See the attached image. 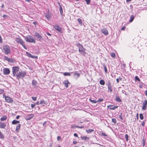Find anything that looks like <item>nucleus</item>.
Returning <instances> with one entry per match:
<instances>
[{
	"label": "nucleus",
	"instance_id": "1",
	"mask_svg": "<svg viewBox=\"0 0 147 147\" xmlns=\"http://www.w3.org/2000/svg\"><path fill=\"white\" fill-rule=\"evenodd\" d=\"M26 74V73L25 71H21L17 74L15 76L17 79L19 80L20 79L23 78Z\"/></svg>",
	"mask_w": 147,
	"mask_h": 147
},
{
	"label": "nucleus",
	"instance_id": "2",
	"mask_svg": "<svg viewBox=\"0 0 147 147\" xmlns=\"http://www.w3.org/2000/svg\"><path fill=\"white\" fill-rule=\"evenodd\" d=\"M25 40L28 42L30 43L33 42L35 43V40L33 38V37L30 35H28L25 37Z\"/></svg>",
	"mask_w": 147,
	"mask_h": 147
},
{
	"label": "nucleus",
	"instance_id": "3",
	"mask_svg": "<svg viewBox=\"0 0 147 147\" xmlns=\"http://www.w3.org/2000/svg\"><path fill=\"white\" fill-rule=\"evenodd\" d=\"M3 49L4 50V53L6 55H8L11 53V51L10 47L8 45H4L3 46Z\"/></svg>",
	"mask_w": 147,
	"mask_h": 147
},
{
	"label": "nucleus",
	"instance_id": "4",
	"mask_svg": "<svg viewBox=\"0 0 147 147\" xmlns=\"http://www.w3.org/2000/svg\"><path fill=\"white\" fill-rule=\"evenodd\" d=\"M78 47L79 48V52L82 54L85 55L86 54V52L85 51V49L83 46L80 43L77 45Z\"/></svg>",
	"mask_w": 147,
	"mask_h": 147
},
{
	"label": "nucleus",
	"instance_id": "5",
	"mask_svg": "<svg viewBox=\"0 0 147 147\" xmlns=\"http://www.w3.org/2000/svg\"><path fill=\"white\" fill-rule=\"evenodd\" d=\"M20 67L18 66H14L12 67V71L13 76L15 77L17 73L19 71Z\"/></svg>",
	"mask_w": 147,
	"mask_h": 147
},
{
	"label": "nucleus",
	"instance_id": "6",
	"mask_svg": "<svg viewBox=\"0 0 147 147\" xmlns=\"http://www.w3.org/2000/svg\"><path fill=\"white\" fill-rule=\"evenodd\" d=\"M3 98H5V100L8 103H12L13 102L12 98L9 96H7L5 94H3Z\"/></svg>",
	"mask_w": 147,
	"mask_h": 147
},
{
	"label": "nucleus",
	"instance_id": "7",
	"mask_svg": "<svg viewBox=\"0 0 147 147\" xmlns=\"http://www.w3.org/2000/svg\"><path fill=\"white\" fill-rule=\"evenodd\" d=\"M53 28L56 30L58 31L61 33H62L63 32L62 29L58 25L56 24L53 26Z\"/></svg>",
	"mask_w": 147,
	"mask_h": 147
},
{
	"label": "nucleus",
	"instance_id": "8",
	"mask_svg": "<svg viewBox=\"0 0 147 147\" xmlns=\"http://www.w3.org/2000/svg\"><path fill=\"white\" fill-rule=\"evenodd\" d=\"M147 107V100H144V101L142 103V110H145L146 109Z\"/></svg>",
	"mask_w": 147,
	"mask_h": 147
},
{
	"label": "nucleus",
	"instance_id": "9",
	"mask_svg": "<svg viewBox=\"0 0 147 147\" xmlns=\"http://www.w3.org/2000/svg\"><path fill=\"white\" fill-rule=\"evenodd\" d=\"M16 41L18 43L20 44L21 45H23L24 42H25L20 38H16Z\"/></svg>",
	"mask_w": 147,
	"mask_h": 147
},
{
	"label": "nucleus",
	"instance_id": "10",
	"mask_svg": "<svg viewBox=\"0 0 147 147\" xmlns=\"http://www.w3.org/2000/svg\"><path fill=\"white\" fill-rule=\"evenodd\" d=\"M34 36L38 39V40H40L42 39V38L41 36L38 33L36 32L34 33Z\"/></svg>",
	"mask_w": 147,
	"mask_h": 147
},
{
	"label": "nucleus",
	"instance_id": "11",
	"mask_svg": "<svg viewBox=\"0 0 147 147\" xmlns=\"http://www.w3.org/2000/svg\"><path fill=\"white\" fill-rule=\"evenodd\" d=\"M3 73L5 75L9 74L10 73V70L8 68H5L3 69Z\"/></svg>",
	"mask_w": 147,
	"mask_h": 147
},
{
	"label": "nucleus",
	"instance_id": "12",
	"mask_svg": "<svg viewBox=\"0 0 147 147\" xmlns=\"http://www.w3.org/2000/svg\"><path fill=\"white\" fill-rule=\"evenodd\" d=\"M101 32L105 35H107L108 34V32L107 30L105 28H104L101 30Z\"/></svg>",
	"mask_w": 147,
	"mask_h": 147
},
{
	"label": "nucleus",
	"instance_id": "13",
	"mask_svg": "<svg viewBox=\"0 0 147 147\" xmlns=\"http://www.w3.org/2000/svg\"><path fill=\"white\" fill-rule=\"evenodd\" d=\"M107 107L111 110H114L115 109L117 108L118 107L117 106H115L113 105H109Z\"/></svg>",
	"mask_w": 147,
	"mask_h": 147
},
{
	"label": "nucleus",
	"instance_id": "14",
	"mask_svg": "<svg viewBox=\"0 0 147 147\" xmlns=\"http://www.w3.org/2000/svg\"><path fill=\"white\" fill-rule=\"evenodd\" d=\"M63 84L67 88L68 87V84H70V83L68 80H65L63 82Z\"/></svg>",
	"mask_w": 147,
	"mask_h": 147
},
{
	"label": "nucleus",
	"instance_id": "15",
	"mask_svg": "<svg viewBox=\"0 0 147 147\" xmlns=\"http://www.w3.org/2000/svg\"><path fill=\"white\" fill-rule=\"evenodd\" d=\"M5 60L6 61H8V62H13V60L12 59H11L7 57L4 56Z\"/></svg>",
	"mask_w": 147,
	"mask_h": 147
},
{
	"label": "nucleus",
	"instance_id": "16",
	"mask_svg": "<svg viewBox=\"0 0 147 147\" xmlns=\"http://www.w3.org/2000/svg\"><path fill=\"white\" fill-rule=\"evenodd\" d=\"M108 89L110 90L111 92H112V85L111 83L109 82L108 84Z\"/></svg>",
	"mask_w": 147,
	"mask_h": 147
},
{
	"label": "nucleus",
	"instance_id": "17",
	"mask_svg": "<svg viewBox=\"0 0 147 147\" xmlns=\"http://www.w3.org/2000/svg\"><path fill=\"white\" fill-rule=\"evenodd\" d=\"M81 138L82 140H89V138L86 136H81Z\"/></svg>",
	"mask_w": 147,
	"mask_h": 147
},
{
	"label": "nucleus",
	"instance_id": "18",
	"mask_svg": "<svg viewBox=\"0 0 147 147\" xmlns=\"http://www.w3.org/2000/svg\"><path fill=\"white\" fill-rule=\"evenodd\" d=\"M21 126V124H19L17 126L16 129V132L18 133L19 131V130Z\"/></svg>",
	"mask_w": 147,
	"mask_h": 147
},
{
	"label": "nucleus",
	"instance_id": "19",
	"mask_svg": "<svg viewBox=\"0 0 147 147\" xmlns=\"http://www.w3.org/2000/svg\"><path fill=\"white\" fill-rule=\"evenodd\" d=\"M116 101L118 102H121V99L118 96H116L115 98Z\"/></svg>",
	"mask_w": 147,
	"mask_h": 147
},
{
	"label": "nucleus",
	"instance_id": "20",
	"mask_svg": "<svg viewBox=\"0 0 147 147\" xmlns=\"http://www.w3.org/2000/svg\"><path fill=\"white\" fill-rule=\"evenodd\" d=\"M6 125L5 124L1 123H0V128H4L5 127Z\"/></svg>",
	"mask_w": 147,
	"mask_h": 147
},
{
	"label": "nucleus",
	"instance_id": "21",
	"mask_svg": "<svg viewBox=\"0 0 147 147\" xmlns=\"http://www.w3.org/2000/svg\"><path fill=\"white\" fill-rule=\"evenodd\" d=\"M7 117V116L4 115L2 116L1 118V121H4L6 120Z\"/></svg>",
	"mask_w": 147,
	"mask_h": 147
},
{
	"label": "nucleus",
	"instance_id": "22",
	"mask_svg": "<svg viewBox=\"0 0 147 147\" xmlns=\"http://www.w3.org/2000/svg\"><path fill=\"white\" fill-rule=\"evenodd\" d=\"M134 18V16L133 15H131L130 17V19L129 20V22H132Z\"/></svg>",
	"mask_w": 147,
	"mask_h": 147
},
{
	"label": "nucleus",
	"instance_id": "23",
	"mask_svg": "<svg viewBox=\"0 0 147 147\" xmlns=\"http://www.w3.org/2000/svg\"><path fill=\"white\" fill-rule=\"evenodd\" d=\"M77 20L78 22L79 23L80 25L81 26H82L83 25V23L82 19L80 18H78V19Z\"/></svg>",
	"mask_w": 147,
	"mask_h": 147
},
{
	"label": "nucleus",
	"instance_id": "24",
	"mask_svg": "<svg viewBox=\"0 0 147 147\" xmlns=\"http://www.w3.org/2000/svg\"><path fill=\"white\" fill-rule=\"evenodd\" d=\"M20 123V121L15 120H13L12 121V124L13 125H15Z\"/></svg>",
	"mask_w": 147,
	"mask_h": 147
},
{
	"label": "nucleus",
	"instance_id": "25",
	"mask_svg": "<svg viewBox=\"0 0 147 147\" xmlns=\"http://www.w3.org/2000/svg\"><path fill=\"white\" fill-rule=\"evenodd\" d=\"M45 17L47 19L49 20L51 18V16L49 14H46L45 15Z\"/></svg>",
	"mask_w": 147,
	"mask_h": 147
},
{
	"label": "nucleus",
	"instance_id": "26",
	"mask_svg": "<svg viewBox=\"0 0 147 147\" xmlns=\"http://www.w3.org/2000/svg\"><path fill=\"white\" fill-rule=\"evenodd\" d=\"M103 68H104L105 72L106 73H107V67H106V65L104 64H103Z\"/></svg>",
	"mask_w": 147,
	"mask_h": 147
},
{
	"label": "nucleus",
	"instance_id": "27",
	"mask_svg": "<svg viewBox=\"0 0 147 147\" xmlns=\"http://www.w3.org/2000/svg\"><path fill=\"white\" fill-rule=\"evenodd\" d=\"M34 117V115L33 114H30L28 115L27 117L28 118V119H30L33 117Z\"/></svg>",
	"mask_w": 147,
	"mask_h": 147
},
{
	"label": "nucleus",
	"instance_id": "28",
	"mask_svg": "<svg viewBox=\"0 0 147 147\" xmlns=\"http://www.w3.org/2000/svg\"><path fill=\"white\" fill-rule=\"evenodd\" d=\"M74 75L75 76H77V78H78L79 77L80 75V74L77 73L76 71H75L74 72Z\"/></svg>",
	"mask_w": 147,
	"mask_h": 147
},
{
	"label": "nucleus",
	"instance_id": "29",
	"mask_svg": "<svg viewBox=\"0 0 147 147\" xmlns=\"http://www.w3.org/2000/svg\"><path fill=\"white\" fill-rule=\"evenodd\" d=\"M100 84L102 85H103L105 84V81L103 80H100Z\"/></svg>",
	"mask_w": 147,
	"mask_h": 147
},
{
	"label": "nucleus",
	"instance_id": "30",
	"mask_svg": "<svg viewBox=\"0 0 147 147\" xmlns=\"http://www.w3.org/2000/svg\"><path fill=\"white\" fill-rule=\"evenodd\" d=\"M94 130L93 129H86V131L88 133H91Z\"/></svg>",
	"mask_w": 147,
	"mask_h": 147
},
{
	"label": "nucleus",
	"instance_id": "31",
	"mask_svg": "<svg viewBox=\"0 0 147 147\" xmlns=\"http://www.w3.org/2000/svg\"><path fill=\"white\" fill-rule=\"evenodd\" d=\"M32 84L33 86H36V84H37V82L36 80H33L32 81Z\"/></svg>",
	"mask_w": 147,
	"mask_h": 147
},
{
	"label": "nucleus",
	"instance_id": "32",
	"mask_svg": "<svg viewBox=\"0 0 147 147\" xmlns=\"http://www.w3.org/2000/svg\"><path fill=\"white\" fill-rule=\"evenodd\" d=\"M59 11L61 15H62L63 13V10L62 9V8L61 5H60V6Z\"/></svg>",
	"mask_w": 147,
	"mask_h": 147
},
{
	"label": "nucleus",
	"instance_id": "33",
	"mask_svg": "<svg viewBox=\"0 0 147 147\" xmlns=\"http://www.w3.org/2000/svg\"><path fill=\"white\" fill-rule=\"evenodd\" d=\"M63 75L64 76H70L71 75V74L68 72H64L63 73Z\"/></svg>",
	"mask_w": 147,
	"mask_h": 147
},
{
	"label": "nucleus",
	"instance_id": "34",
	"mask_svg": "<svg viewBox=\"0 0 147 147\" xmlns=\"http://www.w3.org/2000/svg\"><path fill=\"white\" fill-rule=\"evenodd\" d=\"M104 99L103 98H99L97 100V102H102L103 101Z\"/></svg>",
	"mask_w": 147,
	"mask_h": 147
},
{
	"label": "nucleus",
	"instance_id": "35",
	"mask_svg": "<svg viewBox=\"0 0 147 147\" xmlns=\"http://www.w3.org/2000/svg\"><path fill=\"white\" fill-rule=\"evenodd\" d=\"M140 118L141 120H143L144 119V116L142 114H140Z\"/></svg>",
	"mask_w": 147,
	"mask_h": 147
},
{
	"label": "nucleus",
	"instance_id": "36",
	"mask_svg": "<svg viewBox=\"0 0 147 147\" xmlns=\"http://www.w3.org/2000/svg\"><path fill=\"white\" fill-rule=\"evenodd\" d=\"M4 138V136H3L1 132L0 131V138L1 139H3Z\"/></svg>",
	"mask_w": 147,
	"mask_h": 147
},
{
	"label": "nucleus",
	"instance_id": "37",
	"mask_svg": "<svg viewBox=\"0 0 147 147\" xmlns=\"http://www.w3.org/2000/svg\"><path fill=\"white\" fill-rule=\"evenodd\" d=\"M135 79L136 81L138 80L139 82H140V80L138 76H136Z\"/></svg>",
	"mask_w": 147,
	"mask_h": 147
},
{
	"label": "nucleus",
	"instance_id": "38",
	"mask_svg": "<svg viewBox=\"0 0 147 147\" xmlns=\"http://www.w3.org/2000/svg\"><path fill=\"white\" fill-rule=\"evenodd\" d=\"M26 54L27 55L29 56V57H31L32 56V55H31V54L29 53L28 52H26Z\"/></svg>",
	"mask_w": 147,
	"mask_h": 147
},
{
	"label": "nucleus",
	"instance_id": "39",
	"mask_svg": "<svg viewBox=\"0 0 147 147\" xmlns=\"http://www.w3.org/2000/svg\"><path fill=\"white\" fill-rule=\"evenodd\" d=\"M125 137L126 138V141H128V136L127 134H125Z\"/></svg>",
	"mask_w": 147,
	"mask_h": 147
},
{
	"label": "nucleus",
	"instance_id": "40",
	"mask_svg": "<svg viewBox=\"0 0 147 147\" xmlns=\"http://www.w3.org/2000/svg\"><path fill=\"white\" fill-rule=\"evenodd\" d=\"M119 117L121 120L123 119L122 114L121 113H120V115H119Z\"/></svg>",
	"mask_w": 147,
	"mask_h": 147
},
{
	"label": "nucleus",
	"instance_id": "41",
	"mask_svg": "<svg viewBox=\"0 0 147 147\" xmlns=\"http://www.w3.org/2000/svg\"><path fill=\"white\" fill-rule=\"evenodd\" d=\"M112 121L113 122L114 124H115L117 122L116 119L115 118H112Z\"/></svg>",
	"mask_w": 147,
	"mask_h": 147
},
{
	"label": "nucleus",
	"instance_id": "42",
	"mask_svg": "<svg viewBox=\"0 0 147 147\" xmlns=\"http://www.w3.org/2000/svg\"><path fill=\"white\" fill-rule=\"evenodd\" d=\"M101 134L102 135V136H105V137H107V134H106L105 133H104V132H102L101 133Z\"/></svg>",
	"mask_w": 147,
	"mask_h": 147
},
{
	"label": "nucleus",
	"instance_id": "43",
	"mask_svg": "<svg viewBox=\"0 0 147 147\" xmlns=\"http://www.w3.org/2000/svg\"><path fill=\"white\" fill-rule=\"evenodd\" d=\"M89 100L91 102H93L94 103H97L96 100H92L90 99Z\"/></svg>",
	"mask_w": 147,
	"mask_h": 147
},
{
	"label": "nucleus",
	"instance_id": "44",
	"mask_svg": "<svg viewBox=\"0 0 147 147\" xmlns=\"http://www.w3.org/2000/svg\"><path fill=\"white\" fill-rule=\"evenodd\" d=\"M111 56L112 57L114 58L115 57V54L114 53H111Z\"/></svg>",
	"mask_w": 147,
	"mask_h": 147
},
{
	"label": "nucleus",
	"instance_id": "45",
	"mask_svg": "<svg viewBox=\"0 0 147 147\" xmlns=\"http://www.w3.org/2000/svg\"><path fill=\"white\" fill-rule=\"evenodd\" d=\"M78 126L75 125H72L71 126V128L72 129H75L76 127H77Z\"/></svg>",
	"mask_w": 147,
	"mask_h": 147
},
{
	"label": "nucleus",
	"instance_id": "46",
	"mask_svg": "<svg viewBox=\"0 0 147 147\" xmlns=\"http://www.w3.org/2000/svg\"><path fill=\"white\" fill-rule=\"evenodd\" d=\"M86 2V4L88 5L89 4L90 1V0H84Z\"/></svg>",
	"mask_w": 147,
	"mask_h": 147
},
{
	"label": "nucleus",
	"instance_id": "47",
	"mask_svg": "<svg viewBox=\"0 0 147 147\" xmlns=\"http://www.w3.org/2000/svg\"><path fill=\"white\" fill-rule=\"evenodd\" d=\"M145 121H145L144 120L142 122V123H141V125L142 126H144V125H145Z\"/></svg>",
	"mask_w": 147,
	"mask_h": 147
},
{
	"label": "nucleus",
	"instance_id": "48",
	"mask_svg": "<svg viewBox=\"0 0 147 147\" xmlns=\"http://www.w3.org/2000/svg\"><path fill=\"white\" fill-rule=\"evenodd\" d=\"M45 104V102L43 100H41L40 102V104Z\"/></svg>",
	"mask_w": 147,
	"mask_h": 147
},
{
	"label": "nucleus",
	"instance_id": "49",
	"mask_svg": "<svg viewBox=\"0 0 147 147\" xmlns=\"http://www.w3.org/2000/svg\"><path fill=\"white\" fill-rule=\"evenodd\" d=\"M32 100L34 101H35V100H36V97L32 96Z\"/></svg>",
	"mask_w": 147,
	"mask_h": 147
},
{
	"label": "nucleus",
	"instance_id": "50",
	"mask_svg": "<svg viewBox=\"0 0 147 147\" xmlns=\"http://www.w3.org/2000/svg\"><path fill=\"white\" fill-rule=\"evenodd\" d=\"M4 90L3 89H1L0 88V94H2L3 92H4Z\"/></svg>",
	"mask_w": 147,
	"mask_h": 147
},
{
	"label": "nucleus",
	"instance_id": "51",
	"mask_svg": "<svg viewBox=\"0 0 147 147\" xmlns=\"http://www.w3.org/2000/svg\"><path fill=\"white\" fill-rule=\"evenodd\" d=\"M31 57L32 58H36V59L38 58V57L37 56H33L32 55Z\"/></svg>",
	"mask_w": 147,
	"mask_h": 147
},
{
	"label": "nucleus",
	"instance_id": "52",
	"mask_svg": "<svg viewBox=\"0 0 147 147\" xmlns=\"http://www.w3.org/2000/svg\"><path fill=\"white\" fill-rule=\"evenodd\" d=\"M61 139V136H57V140H60Z\"/></svg>",
	"mask_w": 147,
	"mask_h": 147
},
{
	"label": "nucleus",
	"instance_id": "53",
	"mask_svg": "<svg viewBox=\"0 0 147 147\" xmlns=\"http://www.w3.org/2000/svg\"><path fill=\"white\" fill-rule=\"evenodd\" d=\"M35 104H31V108H32L33 109V108L34 107H35Z\"/></svg>",
	"mask_w": 147,
	"mask_h": 147
},
{
	"label": "nucleus",
	"instance_id": "54",
	"mask_svg": "<svg viewBox=\"0 0 147 147\" xmlns=\"http://www.w3.org/2000/svg\"><path fill=\"white\" fill-rule=\"evenodd\" d=\"M24 44H25V42H24L23 44V45H22L23 46L24 48L26 49H27V48L26 47V46H25V45H24Z\"/></svg>",
	"mask_w": 147,
	"mask_h": 147
},
{
	"label": "nucleus",
	"instance_id": "55",
	"mask_svg": "<svg viewBox=\"0 0 147 147\" xmlns=\"http://www.w3.org/2000/svg\"><path fill=\"white\" fill-rule=\"evenodd\" d=\"M122 92L123 93V94H124L125 95H127V94H126V92L125 91V90H122Z\"/></svg>",
	"mask_w": 147,
	"mask_h": 147
},
{
	"label": "nucleus",
	"instance_id": "56",
	"mask_svg": "<svg viewBox=\"0 0 147 147\" xmlns=\"http://www.w3.org/2000/svg\"><path fill=\"white\" fill-rule=\"evenodd\" d=\"M136 118H137V120H138L139 119V117H138V113L136 114Z\"/></svg>",
	"mask_w": 147,
	"mask_h": 147
},
{
	"label": "nucleus",
	"instance_id": "57",
	"mask_svg": "<svg viewBox=\"0 0 147 147\" xmlns=\"http://www.w3.org/2000/svg\"><path fill=\"white\" fill-rule=\"evenodd\" d=\"M77 143V142L76 141H74L73 142V143L74 144H76Z\"/></svg>",
	"mask_w": 147,
	"mask_h": 147
},
{
	"label": "nucleus",
	"instance_id": "58",
	"mask_svg": "<svg viewBox=\"0 0 147 147\" xmlns=\"http://www.w3.org/2000/svg\"><path fill=\"white\" fill-rule=\"evenodd\" d=\"M74 136L75 137H78V134H76V133H74Z\"/></svg>",
	"mask_w": 147,
	"mask_h": 147
},
{
	"label": "nucleus",
	"instance_id": "59",
	"mask_svg": "<svg viewBox=\"0 0 147 147\" xmlns=\"http://www.w3.org/2000/svg\"><path fill=\"white\" fill-rule=\"evenodd\" d=\"M2 42V39L1 36L0 35V43H1Z\"/></svg>",
	"mask_w": 147,
	"mask_h": 147
},
{
	"label": "nucleus",
	"instance_id": "60",
	"mask_svg": "<svg viewBox=\"0 0 147 147\" xmlns=\"http://www.w3.org/2000/svg\"><path fill=\"white\" fill-rule=\"evenodd\" d=\"M33 24L34 25H36L37 24V22H33Z\"/></svg>",
	"mask_w": 147,
	"mask_h": 147
},
{
	"label": "nucleus",
	"instance_id": "61",
	"mask_svg": "<svg viewBox=\"0 0 147 147\" xmlns=\"http://www.w3.org/2000/svg\"><path fill=\"white\" fill-rule=\"evenodd\" d=\"M7 17V16L6 15H3V17L4 18H5Z\"/></svg>",
	"mask_w": 147,
	"mask_h": 147
},
{
	"label": "nucleus",
	"instance_id": "62",
	"mask_svg": "<svg viewBox=\"0 0 147 147\" xmlns=\"http://www.w3.org/2000/svg\"><path fill=\"white\" fill-rule=\"evenodd\" d=\"M125 27H123L121 28V30H124L125 29Z\"/></svg>",
	"mask_w": 147,
	"mask_h": 147
},
{
	"label": "nucleus",
	"instance_id": "63",
	"mask_svg": "<svg viewBox=\"0 0 147 147\" xmlns=\"http://www.w3.org/2000/svg\"><path fill=\"white\" fill-rule=\"evenodd\" d=\"M145 94L147 96V90H146L144 92Z\"/></svg>",
	"mask_w": 147,
	"mask_h": 147
},
{
	"label": "nucleus",
	"instance_id": "64",
	"mask_svg": "<svg viewBox=\"0 0 147 147\" xmlns=\"http://www.w3.org/2000/svg\"><path fill=\"white\" fill-rule=\"evenodd\" d=\"M20 116L19 115H18L16 117V119H18L20 118Z\"/></svg>",
	"mask_w": 147,
	"mask_h": 147
}]
</instances>
